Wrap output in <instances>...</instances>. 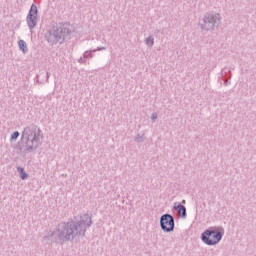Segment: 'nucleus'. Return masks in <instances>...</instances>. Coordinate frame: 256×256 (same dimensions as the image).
<instances>
[{
	"instance_id": "f257e3e1",
	"label": "nucleus",
	"mask_w": 256,
	"mask_h": 256,
	"mask_svg": "<svg viewBox=\"0 0 256 256\" xmlns=\"http://www.w3.org/2000/svg\"><path fill=\"white\" fill-rule=\"evenodd\" d=\"M91 225H93V220L88 213L70 218L67 222L58 225V239L60 241H73L79 237H85V233Z\"/></svg>"
},
{
	"instance_id": "f03ea898",
	"label": "nucleus",
	"mask_w": 256,
	"mask_h": 256,
	"mask_svg": "<svg viewBox=\"0 0 256 256\" xmlns=\"http://www.w3.org/2000/svg\"><path fill=\"white\" fill-rule=\"evenodd\" d=\"M41 139H43L41 128L35 124L25 127L21 136L20 151L25 154L37 151L41 145Z\"/></svg>"
},
{
	"instance_id": "7ed1b4c3",
	"label": "nucleus",
	"mask_w": 256,
	"mask_h": 256,
	"mask_svg": "<svg viewBox=\"0 0 256 256\" xmlns=\"http://www.w3.org/2000/svg\"><path fill=\"white\" fill-rule=\"evenodd\" d=\"M71 24L63 23L56 26H52L44 35L45 40L53 47L55 45H63L67 39L71 37Z\"/></svg>"
},
{
	"instance_id": "20e7f679",
	"label": "nucleus",
	"mask_w": 256,
	"mask_h": 256,
	"mask_svg": "<svg viewBox=\"0 0 256 256\" xmlns=\"http://www.w3.org/2000/svg\"><path fill=\"white\" fill-rule=\"evenodd\" d=\"M198 25L201 31H215L221 25V14L208 12L199 20Z\"/></svg>"
},
{
	"instance_id": "39448f33",
	"label": "nucleus",
	"mask_w": 256,
	"mask_h": 256,
	"mask_svg": "<svg viewBox=\"0 0 256 256\" xmlns=\"http://www.w3.org/2000/svg\"><path fill=\"white\" fill-rule=\"evenodd\" d=\"M223 235H225V229H223V227H210L201 234V240L205 245L211 247L213 245H217L221 239H223Z\"/></svg>"
},
{
	"instance_id": "423d86ee",
	"label": "nucleus",
	"mask_w": 256,
	"mask_h": 256,
	"mask_svg": "<svg viewBox=\"0 0 256 256\" xmlns=\"http://www.w3.org/2000/svg\"><path fill=\"white\" fill-rule=\"evenodd\" d=\"M160 227L164 233H173L175 231V217L171 214H163L160 217Z\"/></svg>"
},
{
	"instance_id": "0eeeda50",
	"label": "nucleus",
	"mask_w": 256,
	"mask_h": 256,
	"mask_svg": "<svg viewBox=\"0 0 256 256\" xmlns=\"http://www.w3.org/2000/svg\"><path fill=\"white\" fill-rule=\"evenodd\" d=\"M37 13H39L37 5L32 4L26 18L29 29H35L37 25Z\"/></svg>"
},
{
	"instance_id": "6e6552de",
	"label": "nucleus",
	"mask_w": 256,
	"mask_h": 256,
	"mask_svg": "<svg viewBox=\"0 0 256 256\" xmlns=\"http://www.w3.org/2000/svg\"><path fill=\"white\" fill-rule=\"evenodd\" d=\"M173 209H175V211H178L179 217H181L182 219L187 218V208L183 206V204L175 202Z\"/></svg>"
},
{
	"instance_id": "1a4fd4ad",
	"label": "nucleus",
	"mask_w": 256,
	"mask_h": 256,
	"mask_svg": "<svg viewBox=\"0 0 256 256\" xmlns=\"http://www.w3.org/2000/svg\"><path fill=\"white\" fill-rule=\"evenodd\" d=\"M17 171L23 181H25V179L29 177V174H27V172H25V169H23V167L21 166L17 167Z\"/></svg>"
},
{
	"instance_id": "9d476101",
	"label": "nucleus",
	"mask_w": 256,
	"mask_h": 256,
	"mask_svg": "<svg viewBox=\"0 0 256 256\" xmlns=\"http://www.w3.org/2000/svg\"><path fill=\"white\" fill-rule=\"evenodd\" d=\"M18 45L22 53H27V51H29V49L27 48V43L24 40H19Z\"/></svg>"
},
{
	"instance_id": "9b49d317",
	"label": "nucleus",
	"mask_w": 256,
	"mask_h": 256,
	"mask_svg": "<svg viewBox=\"0 0 256 256\" xmlns=\"http://www.w3.org/2000/svg\"><path fill=\"white\" fill-rule=\"evenodd\" d=\"M221 75L224 79H231V70L225 67L222 69Z\"/></svg>"
},
{
	"instance_id": "f8f14e48",
	"label": "nucleus",
	"mask_w": 256,
	"mask_h": 256,
	"mask_svg": "<svg viewBox=\"0 0 256 256\" xmlns=\"http://www.w3.org/2000/svg\"><path fill=\"white\" fill-rule=\"evenodd\" d=\"M144 42L147 45V47H153V45H155V37L149 36L144 40Z\"/></svg>"
},
{
	"instance_id": "ddd939ff",
	"label": "nucleus",
	"mask_w": 256,
	"mask_h": 256,
	"mask_svg": "<svg viewBox=\"0 0 256 256\" xmlns=\"http://www.w3.org/2000/svg\"><path fill=\"white\" fill-rule=\"evenodd\" d=\"M134 141L135 143H143L145 141V134H137Z\"/></svg>"
},
{
	"instance_id": "4468645a",
	"label": "nucleus",
	"mask_w": 256,
	"mask_h": 256,
	"mask_svg": "<svg viewBox=\"0 0 256 256\" xmlns=\"http://www.w3.org/2000/svg\"><path fill=\"white\" fill-rule=\"evenodd\" d=\"M91 53H94L93 50L85 51L83 54L84 59H89V58L93 57V54H91Z\"/></svg>"
},
{
	"instance_id": "2eb2a0df",
	"label": "nucleus",
	"mask_w": 256,
	"mask_h": 256,
	"mask_svg": "<svg viewBox=\"0 0 256 256\" xmlns=\"http://www.w3.org/2000/svg\"><path fill=\"white\" fill-rule=\"evenodd\" d=\"M19 131H15L12 135H11V141H17V139L19 138Z\"/></svg>"
},
{
	"instance_id": "dca6fc26",
	"label": "nucleus",
	"mask_w": 256,
	"mask_h": 256,
	"mask_svg": "<svg viewBox=\"0 0 256 256\" xmlns=\"http://www.w3.org/2000/svg\"><path fill=\"white\" fill-rule=\"evenodd\" d=\"M158 117H159V114H157L156 112H154L152 114L151 119H152L153 123H155L157 121Z\"/></svg>"
},
{
	"instance_id": "f3484780",
	"label": "nucleus",
	"mask_w": 256,
	"mask_h": 256,
	"mask_svg": "<svg viewBox=\"0 0 256 256\" xmlns=\"http://www.w3.org/2000/svg\"><path fill=\"white\" fill-rule=\"evenodd\" d=\"M105 49H107L106 47H97L96 49L92 50L94 53H96V51H105Z\"/></svg>"
},
{
	"instance_id": "a211bd4d",
	"label": "nucleus",
	"mask_w": 256,
	"mask_h": 256,
	"mask_svg": "<svg viewBox=\"0 0 256 256\" xmlns=\"http://www.w3.org/2000/svg\"><path fill=\"white\" fill-rule=\"evenodd\" d=\"M224 85L227 87V85H231V82H229V79L224 78Z\"/></svg>"
},
{
	"instance_id": "6ab92c4d",
	"label": "nucleus",
	"mask_w": 256,
	"mask_h": 256,
	"mask_svg": "<svg viewBox=\"0 0 256 256\" xmlns=\"http://www.w3.org/2000/svg\"><path fill=\"white\" fill-rule=\"evenodd\" d=\"M50 75H51V74H50L49 72L46 73V83H49V77H50Z\"/></svg>"
},
{
	"instance_id": "aec40b11",
	"label": "nucleus",
	"mask_w": 256,
	"mask_h": 256,
	"mask_svg": "<svg viewBox=\"0 0 256 256\" xmlns=\"http://www.w3.org/2000/svg\"><path fill=\"white\" fill-rule=\"evenodd\" d=\"M78 63H87V60H84L83 58H80V59L78 60Z\"/></svg>"
},
{
	"instance_id": "412c9836",
	"label": "nucleus",
	"mask_w": 256,
	"mask_h": 256,
	"mask_svg": "<svg viewBox=\"0 0 256 256\" xmlns=\"http://www.w3.org/2000/svg\"><path fill=\"white\" fill-rule=\"evenodd\" d=\"M36 79H37L36 82L41 84V82H39V75L36 76Z\"/></svg>"
},
{
	"instance_id": "4be33fe9",
	"label": "nucleus",
	"mask_w": 256,
	"mask_h": 256,
	"mask_svg": "<svg viewBox=\"0 0 256 256\" xmlns=\"http://www.w3.org/2000/svg\"><path fill=\"white\" fill-rule=\"evenodd\" d=\"M51 237H53V233L51 234Z\"/></svg>"
}]
</instances>
